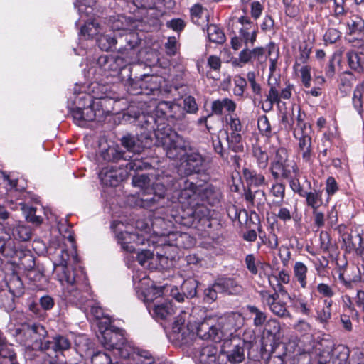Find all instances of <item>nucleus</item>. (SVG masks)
<instances>
[{
	"label": "nucleus",
	"instance_id": "f257e3e1",
	"mask_svg": "<svg viewBox=\"0 0 364 364\" xmlns=\"http://www.w3.org/2000/svg\"><path fill=\"white\" fill-rule=\"evenodd\" d=\"M161 218H155L151 223L152 232L149 223L146 220H138L136 222L135 232L132 228L122 221H114L112 223L115 237L122 250L127 252L135 250L134 245H148L151 244L156 249V257L149 250H144L137 254L139 264L147 269L157 267V262L164 267L166 260L174 259L178 255L179 248H189L193 245V240L187 233L179 232H167V228L172 225Z\"/></svg>",
	"mask_w": 364,
	"mask_h": 364
},
{
	"label": "nucleus",
	"instance_id": "f03ea898",
	"mask_svg": "<svg viewBox=\"0 0 364 364\" xmlns=\"http://www.w3.org/2000/svg\"><path fill=\"white\" fill-rule=\"evenodd\" d=\"M156 112L161 114L158 119L152 114H134L133 117L139 121L141 128L144 131L141 132L139 137L131 135L123 136L122 144L129 152L138 154L152 144L154 135V144L156 146H162L168 158L178 159L189 148V142L166 125L164 116L169 115L176 119H182L184 114L181 106L174 102L161 101L156 107Z\"/></svg>",
	"mask_w": 364,
	"mask_h": 364
},
{
	"label": "nucleus",
	"instance_id": "7ed1b4c3",
	"mask_svg": "<svg viewBox=\"0 0 364 364\" xmlns=\"http://www.w3.org/2000/svg\"><path fill=\"white\" fill-rule=\"evenodd\" d=\"M189 309L182 310L175 318L168 338L174 345L182 347L192 343L195 336L202 340L220 341L228 334H232L244 324V318L239 313H231L224 317L217 318L209 316L196 324L190 319Z\"/></svg>",
	"mask_w": 364,
	"mask_h": 364
},
{
	"label": "nucleus",
	"instance_id": "20e7f679",
	"mask_svg": "<svg viewBox=\"0 0 364 364\" xmlns=\"http://www.w3.org/2000/svg\"><path fill=\"white\" fill-rule=\"evenodd\" d=\"M94 80L89 85L75 84L68 103L74 122L83 127L86 122H102L114 111L118 97L110 85L112 80Z\"/></svg>",
	"mask_w": 364,
	"mask_h": 364
},
{
	"label": "nucleus",
	"instance_id": "39448f33",
	"mask_svg": "<svg viewBox=\"0 0 364 364\" xmlns=\"http://www.w3.org/2000/svg\"><path fill=\"white\" fill-rule=\"evenodd\" d=\"M67 240L69 247H60V253L53 262L55 277L64 287V296L71 302L85 304L84 298L78 291L80 277H85L81 269L74 268L79 262L76 245L73 235L69 234Z\"/></svg>",
	"mask_w": 364,
	"mask_h": 364
},
{
	"label": "nucleus",
	"instance_id": "423d86ee",
	"mask_svg": "<svg viewBox=\"0 0 364 364\" xmlns=\"http://www.w3.org/2000/svg\"><path fill=\"white\" fill-rule=\"evenodd\" d=\"M167 191H173L178 202L186 209L179 215L171 213L176 223L185 227H193L196 222L207 216V210L199 203L198 187L186 178L171 181L167 183Z\"/></svg>",
	"mask_w": 364,
	"mask_h": 364
},
{
	"label": "nucleus",
	"instance_id": "0eeeda50",
	"mask_svg": "<svg viewBox=\"0 0 364 364\" xmlns=\"http://www.w3.org/2000/svg\"><path fill=\"white\" fill-rule=\"evenodd\" d=\"M170 181V177L159 174L134 176L133 186L143 191L142 197L137 200L136 205L144 208H153L159 199L164 198L167 192L164 183Z\"/></svg>",
	"mask_w": 364,
	"mask_h": 364
},
{
	"label": "nucleus",
	"instance_id": "6e6552de",
	"mask_svg": "<svg viewBox=\"0 0 364 364\" xmlns=\"http://www.w3.org/2000/svg\"><path fill=\"white\" fill-rule=\"evenodd\" d=\"M23 333L26 336V342L29 345L33 342H41V348L49 352L62 353L70 348L71 343L68 338L64 336L57 335L53 338L52 341L43 340L47 335V331L44 326L41 324H33L26 326L23 328Z\"/></svg>",
	"mask_w": 364,
	"mask_h": 364
},
{
	"label": "nucleus",
	"instance_id": "1a4fd4ad",
	"mask_svg": "<svg viewBox=\"0 0 364 364\" xmlns=\"http://www.w3.org/2000/svg\"><path fill=\"white\" fill-rule=\"evenodd\" d=\"M127 61L121 56H100L93 66L87 71V78L109 80L117 77L119 73L126 69Z\"/></svg>",
	"mask_w": 364,
	"mask_h": 364
},
{
	"label": "nucleus",
	"instance_id": "9d476101",
	"mask_svg": "<svg viewBox=\"0 0 364 364\" xmlns=\"http://www.w3.org/2000/svg\"><path fill=\"white\" fill-rule=\"evenodd\" d=\"M270 172L274 179L282 178L289 179L294 174H299V169L294 161L289 160L288 151L284 148H279L270 163Z\"/></svg>",
	"mask_w": 364,
	"mask_h": 364
},
{
	"label": "nucleus",
	"instance_id": "9b49d317",
	"mask_svg": "<svg viewBox=\"0 0 364 364\" xmlns=\"http://www.w3.org/2000/svg\"><path fill=\"white\" fill-rule=\"evenodd\" d=\"M133 282L137 297L148 308L151 302L161 297L163 294V288L161 287H156L145 273L134 274Z\"/></svg>",
	"mask_w": 364,
	"mask_h": 364
},
{
	"label": "nucleus",
	"instance_id": "f8f14e48",
	"mask_svg": "<svg viewBox=\"0 0 364 364\" xmlns=\"http://www.w3.org/2000/svg\"><path fill=\"white\" fill-rule=\"evenodd\" d=\"M112 353L114 356L131 359L136 364H157L149 352L135 349L124 337Z\"/></svg>",
	"mask_w": 364,
	"mask_h": 364
},
{
	"label": "nucleus",
	"instance_id": "ddd939ff",
	"mask_svg": "<svg viewBox=\"0 0 364 364\" xmlns=\"http://www.w3.org/2000/svg\"><path fill=\"white\" fill-rule=\"evenodd\" d=\"M105 321H100L98 323L100 335L98 338L102 346L113 351L119 343L124 341L123 331L112 325L110 318H105Z\"/></svg>",
	"mask_w": 364,
	"mask_h": 364
},
{
	"label": "nucleus",
	"instance_id": "4468645a",
	"mask_svg": "<svg viewBox=\"0 0 364 364\" xmlns=\"http://www.w3.org/2000/svg\"><path fill=\"white\" fill-rule=\"evenodd\" d=\"M87 0H77L75 6L78 9V13L85 25L80 29V35L85 38H93L99 34L100 28L98 23L95 21H85L84 17H90L92 14L93 9L91 4L93 1H89V5H87Z\"/></svg>",
	"mask_w": 364,
	"mask_h": 364
},
{
	"label": "nucleus",
	"instance_id": "2eb2a0df",
	"mask_svg": "<svg viewBox=\"0 0 364 364\" xmlns=\"http://www.w3.org/2000/svg\"><path fill=\"white\" fill-rule=\"evenodd\" d=\"M129 172L122 166L107 165L99 173V178L102 185L114 187L127 178Z\"/></svg>",
	"mask_w": 364,
	"mask_h": 364
},
{
	"label": "nucleus",
	"instance_id": "dca6fc26",
	"mask_svg": "<svg viewBox=\"0 0 364 364\" xmlns=\"http://www.w3.org/2000/svg\"><path fill=\"white\" fill-rule=\"evenodd\" d=\"M124 37H125L124 40L127 41L130 49L134 48L139 43V40L136 36L135 33L127 32V31H124L123 34L113 37L108 35H102L97 38V42L101 50L107 51L112 49L118 41L122 43Z\"/></svg>",
	"mask_w": 364,
	"mask_h": 364
},
{
	"label": "nucleus",
	"instance_id": "f3484780",
	"mask_svg": "<svg viewBox=\"0 0 364 364\" xmlns=\"http://www.w3.org/2000/svg\"><path fill=\"white\" fill-rule=\"evenodd\" d=\"M193 359L196 364H217L218 349L213 344H208L195 349Z\"/></svg>",
	"mask_w": 364,
	"mask_h": 364
},
{
	"label": "nucleus",
	"instance_id": "a211bd4d",
	"mask_svg": "<svg viewBox=\"0 0 364 364\" xmlns=\"http://www.w3.org/2000/svg\"><path fill=\"white\" fill-rule=\"evenodd\" d=\"M232 341H225L222 352L226 355L228 360L232 363H241L245 359L244 343Z\"/></svg>",
	"mask_w": 364,
	"mask_h": 364
},
{
	"label": "nucleus",
	"instance_id": "6ab92c4d",
	"mask_svg": "<svg viewBox=\"0 0 364 364\" xmlns=\"http://www.w3.org/2000/svg\"><path fill=\"white\" fill-rule=\"evenodd\" d=\"M204 159L198 152H192L187 155L185 161L181 164L180 171L183 169L185 175L198 173L203 167Z\"/></svg>",
	"mask_w": 364,
	"mask_h": 364
},
{
	"label": "nucleus",
	"instance_id": "aec40b11",
	"mask_svg": "<svg viewBox=\"0 0 364 364\" xmlns=\"http://www.w3.org/2000/svg\"><path fill=\"white\" fill-rule=\"evenodd\" d=\"M238 59L244 64L255 60L262 63L267 60L266 50L262 47H257L252 50L246 47L239 53Z\"/></svg>",
	"mask_w": 364,
	"mask_h": 364
},
{
	"label": "nucleus",
	"instance_id": "412c9836",
	"mask_svg": "<svg viewBox=\"0 0 364 364\" xmlns=\"http://www.w3.org/2000/svg\"><path fill=\"white\" fill-rule=\"evenodd\" d=\"M6 228L11 232L14 240L26 242L31 238V228L21 222H17L15 224L7 223Z\"/></svg>",
	"mask_w": 364,
	"mask_h": 364
},
{
	"label": "nucleus",
	"instance_id": "4be33fe9",
	"mask_svg": "<svg viewBox=\"0 0 364 364\" xmlns=\"http://www.w3.org/2000/svg\"><path fill=\"white\" fill-rule=\"evenodd\" d=\"M153 315L157 319H166L175 312L171 301L168 299H161L154 304Z\"/></svg>",
	"mask_w": 364,
	"mask_h": 364
},
{
	"label": "nucleus",
	"instance_id": "5701e85b",
	"mask_svg": "<svg viewBox=\"0 0 364 364\" xmlns=\"http://www.w3.org/2000/svg\"><path fill=\"white\" fill-rule=\"evenodd\" d=\"M215 287L221 294H238L242 292V287L232 278L218 279Z\"/></svg>",
	"mask_w": 364,
	"mask_h": 364
},
{
	"label": "nucleus",
	"instance_id": "b1692460",
	"mask_svg": "<svg viewBox=\"0 0 364 364\" xmlns=\"http://www.w3.org/2000/svg\"><path fill=\"white\" fill-rule=\"evenodd\" d=\"M0 364H18L11 345L6 343L0 333Z\"/></svg>",
	"mask_w": 364,
	"mask_h": 364
},
{
	"label": "nucleus",
	"instance_id": "393cba45",
	"mask_svg": "<svg viewBox=\"0 0 364 364\" xmlns=\"http://www.w3.org/2000/svg\"><path fill=\"white\" fill-rule=\"evenodd\" d=\"M3 289L11 293L15 296H20L23 293V284L20 277L15 273H12L9 276V279L6 278L4 283L2 284Z\"/></svg>",
	"mask_w": 364,
	"mask_h": 364
},
{
	"label": "nucleus",
	"instance_id": "a878e982",
	"mask_svg": "<svg viewBox=\"0 0 364 364\" xmlns=\"http://www.w3.org/2000/svg\"><path fill=\"white\" fill-rule=\"evenodd\" d=\"M293 277L295 281L299 284L301 289H306L307 274L309 269L307 266L302 262L296 261L293 267Z\"/></svg>",
	"mask_w": 364,
	"mask_h": 364
},
{
	"label": "nucleus",
	"instance_id": "bb28decb",
	"mask_svg": "<svg viewBox=\"0 0 364 364\" xmlns=\"http://www.w3.org/2000/svg\"><path fill=\"white\" fill-rule=\"evenodd\" d=\"M346 24L347 34L361 35L364 33V20L358 15L350 16Z\"/></svg>",
	"mask_w": 364,
	"mask_h": 364
},
{
	"label": "nucleus",
	"instance_id": "cd10ccee",
	"mask_svg": "<svg viewBox=\"0 0 364 364\" xmlns=\"http://www.w3.org/2000/svg\"><path fill=\"white\" fill-rule=\"evenodd\" d=\"M0 254L6 257L13 258L15 257H21V253L19 252L15 245L14 241L11 239L6 240L0 235Z\"/></svg>",
	"mask_w": 364,
	"mask_h": 364
},
{
	"label": "nucleus",
	"instance_id": "c85d7f7f",
	"mask_svg": "<svg viewBox=\"0 0 364 364\" xmlns=\"http://www.w3.org/2000/svg\"><path fill=\"white\" fill-rule=\"evenodd\" d=\"M141 91L139 93L149 95L158 91L159 89V82L158 77L153 75H144V79L139 82Z\"/></svg>",
	"mask_w": 364,
	"mask_h": 364
},
{
	"label": "nucleus",
	"instance_id": "c756f323",
	"mask_svg": "<svg viewBox=\"0 0 364 364\" xmlns=\"http://www.w3.org/2000/svg\"><path fill=\"white\" fill-rule=\"evenodd\" d=\"M244 178L249 186L259 187L265 183V177L255 170L245 168L242 171Z\"/></svg>",
	"mask_w": 364,
	"mask_h": 364
},
{
	"label": "nucleus",
	"instance_id": "7c9ffc66",
	"mask_svg": "<svg viewBox=\"0 0 364 364\" xmlns=\"http://www.w3.org/2000/svg\"><path fill=\"white\" fill-rule=\"evenodd\" d=\"M323 191L321 190L314 189L311 191H305L304 195L301 197L306 198V202L308 206L313 210L318 209L323 204Z\"/></svg>",
	"mask_w": 364,
	"mask_h": 364
},
{
	"label": "nucleus",
	"instance_id": "2f4dec72",
	"mask_svg": "<svg viewBox=\"0 0 364 364\" xmlns=\"http://www.w3.org/2000/svg\"><path fill=\"white\" fill-rule=\"evenodd\" d=\"M211 108L214 114H222L223 109L230 112H234L236 109V105L232 100L224 98L213 101Z\"/></svg>",
	"mask_w": 364,
	"mask_h": 364
},
{
	"label": "nucleus",
	"instance_id": "473e14b6",
	"mask_svg": "<svg viewBox=\"0 0 364 364\" xmlns=\"http://www.w3.org/2000/svg\"><path fill=\"white\" fill-rule=\"evenodd\" d=\"M347 58L352 69L364 73V53L349 51L347 53Z\"/></svg>",
	"mask_w": 364,
	"mask_h": 364
},
{
	"label": "nucleus",
	"instance_id": "72a5a7b5",
	"mask_svg": "<svg viewBox=\"0 0 364 364\" xmlns=\"http://www.w3.org/2000/svg\"><path fill=\"white\" fill-rule=\"evenodd\" d=\"M323 303V306H318L316 308V318L320 323H326L331 317L332 301L325 299Z\"/></svg>",
	"mask_w": 364,
	"mask_h": 364
},
{
	"label": "nucleus",
	"instance_id": "f704fd0d",
	"mask_svg": "<svg viewBox=\"0 0 364 364\" xmlns=\"http://www.w3.org/2000/svg\"><path fill=\"white\" fill-rule=\"evenodd\" d=\"M227 141L228 147L230 150L236 153H241L244 151V140L242 134H235L234 133H228Z\"/></svg>",
	"mask_w": 364,
	"mask_h": 364
},
{
	"label": "nucleus",
	"instance_id": "c9c22d12",
	"mask_svg": "<svg viewBox=\"0 0 364 364\" xmlns=\"http://www.w3.org/2000/svg\"><path fill=\"white\" fill-rule=\"evenodd\" d=\"M252 156L256 161L257 165L260 169H265L269 163V156L267 153L262 150L259 146H253Z\"/></svg>",
	"mask_w": 364,
	"mask_h": 364
},
{
	"label": "nucleus",
	"instance_id": "e433bc0d",
	"mask_svg": "<svg viewBox=\"0 0 364 364\" xmlns=\"http://www.w3.org/2000/svg\"><path fill=\"white\" fill-rule=\"evenodd\" d=\"M18 207L28 222L35 225H40L42 223V218L40 216L36 215V208L28 206L23 203H20Z\"/></svg>",
	"mask_w": 364,
	"mask_h": 364
},
{
	"label": "nucleus",
	"instance_id": "4c0bfd02",
	"mask_svg": "<svg viewBox=\"0 0 364 364\" xmlns=\"http://www.w3.org/2000/svg\"><path fill=\"white\" fill-rule=\"evenodd\" d=\"M343 240L348 251L358 250L363 247V238L359 233L355 235H344Z\"/></svg>",
	"mask_w": 364,
	"mask_h": 364
},
{
	"label": "nucleus",
	"instance_id": "58836bf2",
	"mask_svg": "<svg viewBox=\"0 0 364 364\" xmlns=\"http://www.w3.org/2000/svg\"><path fill=\"white\" fill-rule=\"evenodd\" d=\"M270 311L276 316L282 318H291V315L287 310L285 302L275 299L268 306Z\"/></svg>",
	"mask_w": 364,
	"mask_h": 364
},
{
	"label": "nucleus",
	"instance_id": "ea45409f",
	"mask_svg": "<svg viewBox=\"0 0 364 364\" xmlns=\"http://www.w3.org/2000/svg\"><path fill=\"white\" fill-rule=\"evenodd\" d=\"M208 36L210 41L222 44L225 41V36L223 31L216 25L211 24L207 28Z\"/></svg>",
	"mask_w": 364,
	"mask_h": 364
},
{
	"label": "nucleus",
	"instance_id": "a19ab883",
	"mask_svg": "<svg viewBox=\"0 0 364 364\" xmlns=\"http://www.w3.org/2000/svg\"><path fill=\"white\" fill-rule=\"evenodd\" d=\"M294 136L299 141V149L304 147L311 146V137L306 131H302L301 127L294 128L293 131Z\"/></svg>",
	"mask_w": 364,
	"mask_h": 364
},
{
	"label": "nucleus",
	"instance_id": "79ce46f5",
	"mask_svg": "<svg viewBox=\"0 0 364 364\" xmlns=\"http://www.w3.org/2000/svg\"><path fill=\"white\" fill-rule=\"evenodd\" d=\"M14 296L6 289H0V308L6 311L12 310L14 308Z\"/></svg>",
	"mask_w": 364,
	"mask_h": 364
},
{
	"label": "nucleus",
	"instance_id": "37998d69",
	"mask_svg": "<svg viewBox=\"0 0 364 364\" xmlns=\"http://www.w3.org/2000/svg\"><path fill=\"white\" fill-rule=\"evenodd\" d=\"M269 55H270L269 58V80L268 82L269 85L275 84L277 82L276 77H274V73L276 69V65L277 62V57H278V50L275 48L274 46H272L269 49Z\"/></svg>",
	"mask_w": 364,
	"mask_h": 364
},
{
	"label": "nucleus",
	"instance_id": "c03bdc74",
	"mask_svg": "<svg viewBox=\"0 0 364 364\" xmlns=\"http://www.w3.org/2000/svg\"><path fill=\"white\" fill-rule=\"evenodd\" d=\"M199 199L201 200H206L209 203L213 202L218 198L219 193L215 188L211 185H206L203 188L198 187Z\"/></svg>",
	"mask_w": 364,
	"mask_h": 364
},
{
	"label": "nucleus",
	"instance_id": "a18cd8bd",
	"mask_svg": "<svg viewBox=\"0 0 364 364\" xmlns=\"http://www.w3.org/2000/svg\"><path fill=\"white\" fill-rule=\"evenodd\" d=\"M364 93V84L358 85L353 92V105L358 112H363V95Z\"/></svg>",
	"mask_w": 364,
	"mask_h": 364
},
{
	"label": "nucleus",
	"instance_id": "49530a36",
	"mask_svg": "<svg viewBox=\"0 0 364 364\" xmlns=\"http://www.w3.org/2000/svg\"><path fill=\"white\" fill-rule=\"evenodd\" d=\"M205 9L200 4H195L191 9V17L192 21L198 25H200L201 22L207 21V16H204Z\"/></svg>",
	"mask_w": 364,
	"mask_h": 364
},
{
	"label": "nucleus",
	"instance_id": "de8ad7c7",
	"mask_svg": "<svg viewBox=\"0 0 364 364\" xmlns=\"http://www.w3.org/2000/svg\"><path fill=\"white\" fill-rule=\"evenodd\" d=\"M133 156H130L129 161L124 167L127 171H139L143 169H147L150 167V164L148 162L144 161L141 159L137 157L132 159Z\"/></svg>",
	"mask_w": 364,
	"mask_h": 364
},
{
	"label": "nucleus",
	"instance_id": "09e8293b",
	"mask_svg": "<svg viewBox=\"0 0 364 364\" xmlns=\"http://www.w3.org/2000/svg\"><path fill=\"white\" fill-rule=\"evenodd\" d=\"M264 332L272 336L274 341L279 338L280 324L276 319H269L265 325Z\"/></svg>",
	"mask_w": 364,
	"mask_h": 364
},
{
	"label": "nucleus",
	"instance_id": "8fccbe9b",
	"mask_svg": "<svg viewBox=\"0 0 364 364\" xmlns=\"http://www.w3.org/2000/svg\"><path fill=\"white\" fill-rule=\"evenodd\" d=\"M271 193L276 198L275 203L281 205L285 196V186L281 183H276L271 188Z\"/></svg>",
	"mask_w": 364,
	"mask_h": 364
},
{
	"label": "nucleus",
	"instance_id": "3c124183",
	"mask_svg": "<svg viewBox=\"0 0 364 364\" xmlns=\"http://www.w3.org/2000/svg\"><path fill=\"white\" fill-rule=\"evenodd\" d=\"M226 120L228 129V133L242 134V126L240 119L237 117L231 115Z\"/></svg>",
	"mask_w": 364,
	"mask_h": 364
},
{
	"label": "nucleus",
	"instance_id": "603ef678",
	"mask_svg": "<svg viewBox=\"0 0 364 364\" xmlns=\"http://www.w3.org/2000/svg\"><path fill=\"white\" fill-rule=\"evenodd\" d=\"M247 309L250 313L255 315L253 323L255 326H261L264 323L267 316L264 312L255 306L248 305Z\"/></svg>",
	"mask_w": 364,
	"mask_h": 364
},
{
	"label": "nucleus",
	"instance_id": "864d4df0",
	"mask_svg": "<svg viewBox=\"0 0 364 364\" xmlns=\"http://www.w3.org/2000/svg\"><path fill=\"white\" fill-rule=\"evenodd\" d=\"M274 84L269 85L271 87H270V89L269 90V93H268V95L267 96V100H266V102H265V104H266L267 108L265 109L263 107V109L265 110V111L270 110L272 108L273 104L278 103L279 102L280 97H279V92H278L277 90L274 86Z\"/></svg>",
	"mask_w": 364,
	"mask_h": 364
},
{
	"label": "nucleus",
	"instance_id": "5fc2aeb1",
	"mask_svg": "<svg viewBox=\"0 0 364 364\" xmlns=\"http://www.w3.org/2000/svg\"><path fill=\"white\" fill-rule=\"evenodd\" d=\"M257 126L260 133L268 138L272 136V129L268 118L265 115L259 117Z\"/></svg>",
	"mask_w": 364,
	"mask_h": 364
},
{
	"label": "nucleus",
	"instance_id": "6e6d98bb",
	"mask_svg": "<svg viewBox=\"0 0 364 364\" xmlns=\"http://www.w3.org/2000/svg\"><path fill=\"white\" fill-rule=\"evenodd\" d=\"M295 71L299 72L304 86L306 87H310L311 81V68L309 65H302L300 68L299 67H297V70Z\"/></svg>",
	"mask_w": 364,
	"mask_h": 364
},
{
	"label": "nucleus",
	"instance_id": "4d7b16f0",
	"mask_svg": "<svg viewBox=\"0 0 364 364\" xmlns=\"http://www.w3.org/2000/svg\"><path fill=\"white\" fill-rule=\"evenodd\" d=\"M238 22L241 24L239 33L257 31V26L250 21L247 16H242L238 18Z\"/></svg>",
	"mask_w": 364,
	"mask_h": 364
},
{
	"label": "nucleus",
	"instance_id": "13d9d810",
	"mask_svg": "<svg viewBox=\"0 0 364 364\" xmlns=\"http://www.w3.org/2000/svg\"><path fill=\"white\" fill-rule=\"evenodd\" d=\"M216 281L213 284L208 287L204 290V299L208 303H211L215 301L218 298V294H221L216 287Z\"/></svg>",
	"mask_w": 364,
	"mask_h": 364
},
{
	"label": "nucleus",
	"instance_id": "bf43d9fd",
	"mask_svg": "<svg viewBox=\"0 0 364 364\" xmlns=\"http://www.w3.org/2000/svg\"><path fill=\"white\" fill-rule=\"evenodd\" d=\"M92 364H113L111 355L107 353L97 352L92 357Z\"/></svg>",
	"mask_w": 364,
	"mask_h": 364
},
{
	"label": "nucleus",
	"instance_id": "052dcab7",
	"mask_svg": "<svg viewBox=\"0 0 364 364\" xmlns=\"http://www.w3.org/2000/svg\"><path fill=\"white\" fill-rule=\"evenodd\" d=\"M317 292L325 298H332L335 295L333 287L326 283H319L316 286Z\"/></svg>",
	"mask_w": 364,
	"mask_h": 364
},
{
	"label": "nucleus",
	"instance_id": "680f3d73",
	"mask_svg": "<svg viewBox=\"0 0 364 364\" xmlns=\"http://www.w3.org/2000/svg\"><path fill=\"white\" fill-rule=\"evenodd\" d=\"M183 107L186 112L189 114H195L198 109L196 100L192 96H186L183 99Z\"/></svg>",
	"mask_w": 364,
	"mask_h": 364
},
{
	"label": "nucleus",
	"instance_id": "e2e57ef3",
	"mask_svg": "<svg viewBox=\"0 0 364 364\" xmlns=\"http://www.w3.org/2000/svg\"><path fill=\"white\" fill-rule=\"evenodd\" d=\"M182 290L186 296L193 297L196 294V282L195 280H186L182 284Z\"/></svg>",
	"mask_w": 364,
	"mask_h": 364
},
{
	"label": "nucleus",
	"instance_id": "0e129e2a",
	"mask_svg": "<svg viewBox=\"0 0 364 364\" xmlns=\"http://www.w3.org/2000/svg\"><path fill=\"white\" fill-rule=\"evenodd\" d=\"M234 95L236 96H242L244 93L245 87H246L247 85L245 79L240 76H237L234 79Z\"/></svg>",
	"mask_w": 364,
	"mask_h": 364
},
{
	"label": "nucleus",
	"instance_id": "69168bd1",
	"mask_svg": "<svg viewBox=\"0 0 364 364\" xmlns=\"http://www.w3.org/2000/svg\"><path fill=\"white\" fill-rule=\"evenodd\" d=\"M245 47L252 46L256 41L257 31L239 33Z\"/></svg>",
	"mask_w": 364,
	"mask_h": 364
},
{
	"label": "nucleus",
	"instance_id": "338daca9",
	"mask_svg": "<svg viewBox=\"0 0 364 364\" xmlns=\"http://www.w3.org/2000/svg\"><path fill=\"white\" fill-rule=\"evenodd\" d=\"M299 174L296 176L295 175L292 174L291 177L289 178L290 179L289 184H290V187H291V190L294 193H296L300 196H302L303 195H304L305 191H304L301 186V184H300L299 180Z\"/></svg>",
	"mask_w": 364,
	"mask_h": 364
},
{
	"label": "nucleus",
	"instance_id": "774afa93",
	"mask_svg": "<svg viewBox=\"0 0 364 364\" xmlns=\"http://www.w3.org/2000/svg\"><path fill=\"white\" fill-rule=\"evenodd\" d=\"M341 37V32L336 28H329L326 32L323 38L326 43H333Z\"/></svg>",
	"mask_w": 364,
	"mask_h": 364
}]
</instances>
